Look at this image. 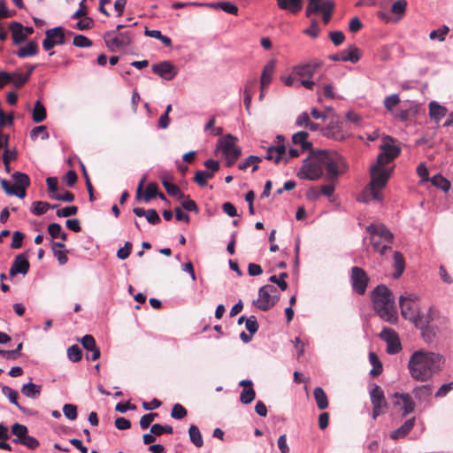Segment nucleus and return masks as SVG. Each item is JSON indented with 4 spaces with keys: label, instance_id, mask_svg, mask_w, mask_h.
Segmentation results:
<instances>
[{
    "label": "nucleus",
    "instance_id": "f257e3e1",
    "mask_svg": "<svg viewBox=\"0 0 453 453\" xmlns=\"http://www.w3.org/2000/svg\"><path fill=\"white\" fill-rule=\"evenodd\" d=\"M444 362V357L438 352L416 350L410 357L408 369L414 380L425 382L442 369Z\"/></svg>",
    "mask_w": 453,
    "mask_h": 453
},
{
    "label": "nucleus",
    "instance_id": "f03ea898",
    "mask_svg": "<svg viewBox=\"0 0 453 453\" xmlns=\"http://www.w3.org/2000/svg\"><path fill=\"white\" fill-rule=\"evenodd\" d=\"M373 308L377 314L389 323L397 319L395 300L392 292L385 285H379L372 292Z\"/></svg>",
    "mask_w": 453,
    "mask_h": 453
},
{
    "label": "nucleus",
    "instance_id": "7ed1b4c3",
    "mask_svg": "<svg viewBox=\"0 0 453 453\" xmlns=\"http://www.w3.org/2000/svg\"><path fill=\"white\" fill-rule=\"evenodd\" d=\"M311 153L322 164L326 169V180L327 181L337 180L339 175L347 170V164L342 155L334 150H311Z\"/></svg>",
    "mask_w": 453,
    "mask_h": 453
},
{
    "label": "nucleus",
    "instance_id": "20e7f679",
    "mask_svg": "<svg viewBox=\"0 0 453 453\" xmlns=\"http://www.w3.org/2000/svg\"><path fill=\"white\" fill-rule=\"evenodd\" d=\"M370 234V242L374 251L384 256L388 250H391V244L394 241V234L383 224H371L366 227Z\"/></svg>",
    "mask_w": 453,
    "mask_h": 453
},
{
    "label": "nucleus",
    "instance_id": "39448f33",
    "mask_svg": "<svg viewBox=\"0 0 453 453\" xmlns=\"http://www.w3.org/2000/svg\"><path fill=\"white\" fill-rule=\"evenodd\" d=\"M394 167H381L372 165L370 168V183L368 186L372 198L381 202L383 200L382 190L392 175Z\"/></svg>",
    "mask_w": 453,
    "mask_h": 453
},
{
    "label": "nucleus",
    "instance_id": "423d86ee",
    "mask_svg": "<svg viewBox=\"0 0 453 453\" xmlns=\"http://www.w3.org/2000/svg\"><path fill=\"white\" fill-rule=\"evenodd\" d=\"M380 149L381 152L378 155L374 165L381 167H388L387 165L398 157L401 153V148L395 145V140L388 135L383 137Z\"/></svg>",
    "mask_w": 453,
    "mask_h": 453
},
{
    "label": "nucleus",
    "instance_id": "0eeeda50",
    "mask_svg": "<svg viewBox=\"0 0 453 453\" xmlns=\"http://www.w3.org/2000/svg\"><path fill=\"white\" fill-rule=\"evenodd\" d=\"M104 41L109 50L114 52L119 48L130 45L133 42V35L128 31L111 30L104 33Z\"/></svg>",
    "mask_w": 453,
    "mask_h": 453
},
{
    "label": "nucleus",
    "instance_id": "6e6552de",
    "mask_svg": "<svg viewBox=\"0 0 453 453\" xmlns=\"http://www.w3.org/2000/svg\"><path fill=\"white\" fill-rule=\"evenodd\" d=\"M280 298V293L273 285H265L258 291V298L254 303L263 311L270 310Z\"/></svg>",
    "mask_w": 453,
    "mask_h": 453
},
{
    "label": "nucleus",
    "instance_id": "1a4fd4ad",
    "mask_svg": "<svg viewBox=\"0 0 453 453\" xmlns=\"http://www.w3.org/2000/svg\"><path fill=\"white\" fill-rule=\"evenodd\" d=\"M311 158L305 159L297 176L300 179L316 180L323 174V167L320 161H319L311 153Z\"/></svg>",
    "mask_w": 453,
    "mask_h": 453
},
{
    "label": "nucleus",
    "instance_id": "9d476101",
    "mask_svg": "<svg viewBox=\"0 0 453 453\" xmlns=\"http://www.w3.org/2000/svg\"><path fill=\"white\" fill-rule=\"evenodd\" d=\"M334 7V2L332 0H325L320 3L311 0L307 4L305 14L310 17L313 13L321 12L323 22L326 25L331 20Z\"/></svg>",
    "mask_w": 453,
    "mask_h": 453
},
{
    "label": "nucleus",
    "instance_id": "9b49d317",
    "mask_svg": "<svg viewBox=\"0 0 453 453\" xmlns=\"http://www.w3.org/2000/svg\"><path fill=\"white\" fill-rule=\"evenodd\" d=\"M417 301L418 296L413 294L401 296L399 298L402 316L413 323L419 314V307Z\"/></svg>",
    "mask_w": 453,
    "mask_h": 453
},
{
    "label": "nucleus",
    "instance_id": "f8f14e48",
    "mask_svg": "<svg viewBox=\"0 0 453 453\" xmlns=\"http://www.w3.org/2000/svg\"><path fill=\"white\" fill-rule=\"evenodd\" d=\"M370 398L372 404V418L376 419L388 407L383 389L379 385H374L370 391Z\"/></svg>",
    "mask_w": 453,
    "mask_h": 453
},
{
    "label": "nucleus",
    "instance_id": "ddd939ff",
    "mask_svg": "<svg viewBox=\"0 0 453 453\" xmlns=\"http://www.w3.org/2000/svg\"><path fill=\"white\" fill-rule=\"evenodd\" d=\"M369 277L365 271L358 266L351 268L350 281L353 290L358 295H364L366 291Z\"/></svg>",
    "mask_w": 453,
    "mask_h": 453
},
{
    "label": "nucleus",
    "instance_id": "4468645a",
    "mask_svg": "<svg viewBox=\"0 0 453 453\" xmlns=\"http://www.w3.org/2000/svg\"><path fill=\"white\" fill-rule=\"evenodd\" d=\"M65 43V29L62 27L50 28L45 32V38L42 42V47L45 50H50L56 45H63Z\"/></svg>",
    "mask_w": 453,
    "mask_h": 453
},
{
    "label": "nucleus",
    "instance_id": "2eb2a0df",
    "mask_svg": "<svg viewBox=\"0 0 453 453\" xmlns=\"http://www.w3.org/2000/svg\"><path fill=\"white\" fill-rule=\"evenodd\" d=\"M380 337L387 342V351L388 354H396L402 349L401 342L397 334L390 328H384Z\"/></svg>",
    "mask_w": 453,
    "mask_h": 453
},
{
    "label": "nucleus",
    "instance_id": "dca6fc26",
    "mask_svg": "<svg viewBox=\"0 0 453 453\" xmlns=\"http://www.w3.org/2000/svg\"><path fill=\"white\" fill-rule=\"evenodd\" d=\"M323 61L313 59L306 64L298 65L294 67L293 74L300 78H311L318 69L321 68Z\"/></svg>",
    "mask_w": 453,
    "mask_h": 453
},
{
    "label": "nucleus",
    "instance_id": "f3484780",
    "mask_svg": "<svg viewBox=\"0 0 453 453\" xmlns=\"http://www.w3.org/2000/svg\"><path fill=\"white\" fill-rule=\"evenodd\" d=\"M392 397L395 399L393 404L395 406H401L403 417H405L414 411L415 403L410 394L396 392L392 395Z\"/></svg>",
    "mask_w": 453,
    "mask_h": 453
},
{
    "label": "nucleus",
    "instance_id": "a211bd4d",
    "mask_svg": "<svg viewBox=\"0 0 453 453\" xmlns=\"http://www.w3.org/2000/svg\"><path fill=\"white\" fill-rule=\"evenodd\" d=\"M152 71L161 78L170 81L177 74L175 66L169 61H163L152 65Z\"/></svg>",
    "mask_w": 453,
    "mask_h": 453
},
{
    "label": "nucleus",
    "instance_id": "6ab92c4d",
    "mask_svg": "<svg viewBox=\"0 0 453 453\" xmlns=\"http://www.w3.org/2000/svg\"><path fill=\"white\" fill-rule=\"evenodd\" d=\"M321 132L324 136L336 141H342L345 138L337 119L333 118L328 125L321 129Z\"/></svg>",
    "mask_w": 453,
    "mask_h": 453
},
{
    "label": "nucleus",
    "instance_id": "aec40b11",
    "mask_svg": "<svg viewBox=\"0 0 453 453\" xmlns=\"http://www.w3.org/2000/svg\"><path fill=\"white\" fill-rule=\"evenodd\" d=\"M30 265L24 254L18 255L12 265L10 269V275L15 276L19 273L27 274L29 270Z\"/></svg>",
    "mask_w": 453,
    "mask_h": 453
},
{
    "label": "nucleus",
    "instance_id": "412c9836",
    "mask_svg": "<svg viewBox=\"0 0 453 453\" xmlns=\"http://www.w3.org/2000/svg\"><path fill=\"white\" fill-rule=\"evenodd\" d=\"M12 178L15 181V186L18 188V197L24 198L26 196V188L30 185V179L27 174L16 172L12 174Z\"/></svg>",
    "mask_w": 453,
    "mask_h": 453
},
{
    "label": "nucleus",
    "instance_id": "4be33fe9",
    "mask_svg": "<svg viewBox=\"0 0 453 453\" xmlns=\"http://www.w3.org/2000/svg\"><path fill=\"white\" fill-rule=\"evenodd\" d=\"M133 212L137 217H146L147 221L151 225H157L160 223L161 219L158 216L157 211L155 209H149L145 211L143 208L135 207L133 209Z\"/></svg>",
    "mask_w": 453,
    "mask_h": 453
},
{
    "label": "nucleus",
    "instance_id": "5701e85b",
    "mask_svg": "<svg viewBox=\"0 0 453 453\" xmlns=\"http://www.w3.org/2000/svg\"><path fill=\"white\" fill-rule=\"evenodd\" d=\"M428 107L429 116L436 123L440 122V120L444 118L448 112L445 106L439 104L435 101L430 102Z\"/></svg>",
    "mask_w": 453,
    "mask_h": 453
},
{
    "label": "nucleus",
    "instance_id": "b1692460",
    "mask_svg": "<svg viewBox=\"0 0 453 453\" xmlns=\"http://www.w3.org/2000/svg\"><path fill=\"white\" fill-rule=\"evenodd\" d=\"M415 425V417L407 419L399 428L394 430L390 434V438L397 440L407 435Z\"/></svg>",
    "mask_w": 453,
    "mask_h": 453
},
{
    "label": "nucleus",
    "instance_id": "393cba45",
    "mask_svg": "<svg viewBox=\"0 0 453 453\" xmlns=\"http://www.w3.org/2000/svg\"><path fill=\"white\" fill-rule=\"evenodd\" d=\"M65 245L63 242H51V250L53 251L54 257H57L59 265H65L68 261V257L66 256L67 250H65Z\"/></svg>",
    "mask_w": 453,
    "mask_h": 453
},
{
    "label": "nucleus",
    "instance_id": "a878e982",
    "mask_svg": "<svg viewBox=\"0 0 453 453\" xmlns=\"http://www.w3.org/2000/svg\"><path fill=\"white\" fill-rule=\"evenodd\" d=\"M274 68H275V64L273 61H270L264 67L262 74H261V79H260V85H261L262 90H265L271 83L273 74L274 73Z\"/></svg>",
    "mask_w": 453,
    "mask_h": 453
},
{
    "label": "nucleus",
    "instance_id": "bb28decb",
    "mask_svg": "<svg viewBox=\"0 0 453 453\" xmlns=\"http://www.w3.org/2000/svg\"><path fill=\"white\" fill-rule=\"evenodd\" d=\"M342 61L357 63L360 59V50L355 45H349L348 49L342 51Z\"/></svg>",
    "mask_w": 453,
    "mask_h": 453
},
{
    "label": "nucleus",
    "instance_id": "cd10ccee",
    "mask_svg": "<svg viewBox=\"0 0 453 453\" xmlns=\"http://www.w3.org/2000/svg\"><path fill=\"white\" fill-rule=\"evenodd\" d=\"M10 30L12 34V40L15 44H19L26 41L27 35L23 32L24 27L19 22H12L10 24Z\"/></svg>",
    "mask_w": 453,
    "mask_h": 453
},
{
    "label": "nucleus",
    "instance_id": "c85d7f7f",
    "mask_svg": "<svg viewBox=\"0 0 453 453\" xmlns=\"http://www.w3.org/2000/svg\"><path fill=\"white\" fill-rule=\"evenodd\" d=\"M277 4L281 10H288L296 14L302 9V0H277Z\"/></svg>",
    "mask_w": 453,
    "mask_h": 453
},
{
    "label": "nucleus",
    "instance_id": "c756f323",
    "mask_svg": "<svg viewBox=\"0 0 453 453\" xmlns=\"http://www.w3.org/2000/svg\"><path fill=\"white\" fill-rule=\"evenodd\" d=\"M161 181L166 192L170 196H176L178 199L186 198L185 194L180 190V188L177 185L171 183L165 177H163Z\"/></svg>",
    "mask_w": 453,
    "mask_h": 453
},
{
    "label": "nucleus",
    "instance_id": "7c9ffc66",
    "mask_svg": "<svg viewBox=\"0 0 453 453\" xmlns=\"http://www.w3.org/2000/svg\"><path fill=\"white\" fill-rule=\"evenodd\" d=\"M58 206V204H50L47 202L35 201L32 203L31 212L34 215L41 216L46 213L49 209H56Z\"/></svg>",
    "mask_w": 453,
    "mask_h": 453
},
{
    "label": "nucleus",
    "instance_id": "2f4dec72",
    "mask_svg": "<svg viewBox=\"0 0 453 453\" xmlns=\"http://www.w3.org/2000/svg\"><path fill=\"white\" fill-rule=\"evenodd\" d=\"M42 390L41 385H36L32 382H28L27 384H24L21 388V393L26 395L28 398H37Z\"/></svg>",
    "mask_w": 453,
    "mask_h": 453
},
{
    "label": "nucleus",
    "instance_id": "473e14b6",
    "mask_svg": "<svg viewBox=\"0 0 453 453\" xmlns=\"http://www.w3.org/2000/svg\"><path fill=\"white\" fill-rule=\"evenodd\" d=\"M314 398L317 403V406L319 410H325L328 407V398L324 391V389L320 387H317L313 391Z\"/></svg>",
    "mask_w": 453,
    "mask_h": 453
},
{
    "label": "nucleus",
    "instance_id": "72a5a7b5",
    "mask_svg": "<svg viewBox=\"0 0 453 453\" xmlns=\"http://www.w3.org/2000/svg\"><path fill=\"white\" fill-rule=\"evenodd\" d=\"M394 266L395 271L393 276L395 279H398L403 274L405 268L404 257L399 251L394 252Z\"/></svg>",
    "mask_w": 453,
    "mask_h": 453
},
{
    "label": "nucleus",
    "instance_id": "f704fd0d",
    "mask_svg": "<svg viewBox=\"0 0 453 453\" xmlns=\"http://www.w3.org/2000/svg\"><path fill=\"white\" fill-rule=\"evenodd\" d=\"M47 117L44 105L41 101H36L32 111V119L35 123L42 122Z\"/></svg>",
    "mask_w": 453,
    "mask_h": 453
},
{
    "label": "nucleus",
    "instance_id": "c9c22d12",
    "mask_svg": "<svg viewBox=\"0 0 453 453\" xmlns=\"http://www.w3.org/2000/svg\"><path fill=\"white\" fill-rule=\"evenodd\" d=\"M38 53V45L35 42H29L25 47L19 49L17 51V56L19 58H27L31 56H35Z\"/></svg>",
    "mask_w": 453,
    "mask_h": 453
},
{
    "label": "nucleus",
    "instance_id": "e433bc0d",
    "mask_svg": "<svg viewBox=\"0 0 453 453\" xmlns=\"http://www.w3.org/2000/svg\"><path fill=\"white\" fill-rule=\"evenodd\" d=\"M308 135V133L304 131L297 132L293 135L292 142L295 144H301L303 151L311 150V142L307 141Z\"/></svg>",
    "mask_w": 453,
    "mask_h": 453
},
{
    "label": "nucleus",
    "instance_id": "4c0bfd02",
    "mask_svg": "<svg viewBox=\"0 0 453 453\" xmlns=\"http://www.w3.org/2000/svg\"><path fill=\"white\" fill-rule=\"evenodd\" d=\"M431 183L439 189L448 192L451 187L450 181L444 178L441 174H436L430 180Z\"/></svg>",
    "mask_w": 453,
    "mask_h": 453
},
{
    "label": "nucleus",
    "instance_id": "58836bf2",
    "mask_svg": "<svg viewBox=\"0 0 453 453\" xmlns=\"http://www.w3.org/2000/svg\"><path fill=\"white\" fill-rule=\"evenodd\" d=\"M226 160V166H232L242 155V150L239 146H235L227 151L223 152Z\"/></svg>",
    "mask_w": 453,
    "mask_h": 453
},
{
    "label": "nucleus",
    "instance_id": "ea45409f",
    "mask_svg": "<svg viewBox=\"0 0 453 453\" xmlns=\"http://www.w3.org/2000/svg\"><path fill=\"white\" fill-rule=\"evenodd\" d=\"M419 329L421 330L424 341L428 343L433 342L439 332L438 327L432 325L425 326L423 328Z\"/></svg>",
    "mask_w": 453,
    "mask_h": 453
},
{
    "label": "nucleus",
    "instance_id": "a19ab883",
    "mask_svg": "<svg viewBox=\"0 0 453 453\" xmlns=\"http://www.w3.org/2000/svg\"><path fill=\"white\" fill-rule=\"evenodd\" d=\"M369 360L370 363L372 365V369L370 372V374L372 377H376L380 375L382 372L383 367L380 360L379 359L378 356L374 352L369 353Z\"/></svg>",
    "mask_w": 453,
    "mask_h": 453
},
{
    "label": "nucleus",
    "instance_id": "79ce46f5",
    "mask_svg": "<svg viewBox=\"0 0 453 453\" xmlns=\"http://www.w3.org/2000/svg\"><path fill=\"white\" fill-rule=\"evenodd\" d=\"M188 435H189V439H190L191 442L195 446H196L198 448L203 446V438H202V434L200 433L199 428L196 426L191 425L189 426Z\"/></svg>",
    "mask_w": 453,
    "mask_h": 453
},
{
    "label": "nucleus",
    "instance_id": "37998d69",
    "mask_svg": "<svg viewBox=\"0 0 453 453\" xmlns=\"http://www.w3.org/2000/svg\"><path fill=\"white\" fill-rule=\"evenodd\" d=\"M12 433L16 436L13 441L15 443H20L27 434V428L24 425L15 423L12 426Z\"/></svg>",
    "mask_w": 453,
    "mask_h": 453
},
{
    "label": "nucleus",
    "instance_id": "c03bdc74",
    "mask_svg": "<svg viewBox=\"0 0 453 453\" xmlns=\"http://www.w3.org/2000/svg\"><path fill=\"white\" fill-rule=\"evenodd\" d=\"M262 161V157L257 156H249L242 163L239 164L238 167L240 170H246L250 165H253L252 172H256L258 169L257 164Z\"/></svg>",
    "mask_w": 453,
    "mask_h": 453
},
{
    "label": "nucleus",
    "instance_id": "a18cd8bd",
    "mask_svg": "<svg viewBox=\"0 0 453 453\" xmlns=\"http://www.w3.org/2000/svg\"><path fill=\"white\" fill-rule=\"evenodd\" d=\"M255 86H256L255 80L248 81L245 84L243 103H244L246 110H248V111L250 110V103H251V99H252V89L255 88Z\"/></svg>",
    "mask_w": 453,
    "mask_h": 453
},
{
    "label": "nucleus",
    "instance_id": "49530a36",
    "mask_svg": "<svg viewBox=\"0 0 453 453\" xmlns=\"http://www.w3.org/2000/svg\"><path fill=\"white\" fill-rule=\"evenodd\" d=\"M158 187H157V184L156 182H150L146 188H145V192L142 196V198L143 200L148 203L150 202V200L154 199L157 197V194H158Z\"/></svg>",
    "mask_w": 453,
    "mask_h": 453
},
{
    "label": "nucleus",
    "instance_id": "de8ad7c7",
    "mask_svg": "<svg viewBox=\"0 0 453 453\" xmlns=\"http://www.w3.org/2000/svg\"><path fill=\"white\" fill-rule=\"evenodd\" d=\"M213 178V173L207 171H197L194 176V181L200 187L207 185V180Z\"/></svg>",
    "mask_w": 453,
    "mask_h": 453
},
{
    "label": "nucleus",
    "instance_id": "09e8293b",
    "mask_svg": "<svg viewBox=\"0 0 453 453\" xmlns=\"http://www.w3.org/2000/svg\"><path fill=\"white\" fill-rule=\"evenodd\" d=\"M38 137H41L42 140H47L50 137V134L47 131V127L45 126H38L31 130V140L35 141Z\"/></svg>",
    "mask_w": 453,
    "mask_h": 453
},
{
    "label": "nucleus",
    "instance_id": "8fccbe9b",
    "mask_svg": "<svg viewBox=\"0 0 453 453\" xmlns=\"http://www.w3.org/2000/svg\"><path fill=\"white\" fill-rule=\"evenodd\" d=\"M433 387L431 385H422L419 387H416L413 389V394L416 398L421 400L432 395Z\"/></svg>",
    "mask_w": 453,
    "mask_h": 453
},
{
    "label": "nucleus",
    "instance_id": "3c124183",
    "mask_svg": "<svg viewBox=\"0 0 453 453\" xmlns=\"http://www.w3.org/2000/svg\"><path fill=\"white\" fill-rule=\"evenodd\" d=\"M2 391L3 394L9 398L12 403L15 404L20 411H25V409L21 407L17 401L18 392L16 390L12 389L8 386H4Z\"/></svg>",
    "mask_w": 453,
    "mask_h": 453
},
{
    "label": "nucleus",
    "instance_id": "603ef678",
    "mask_svg": "<svg viewBox=\"0 0 453 453\" xmlns=\"http://www.w3.org/2000/svg\"><path fill=\"white\" fill-rule=\"evenodd\" d=\"M433 310L429 309L426 315L418 314L417 319L414 321L415 326L418 328H423L425 326H429L430 322L433 320Z\"/></svg>",
    "mask_w": 453,
    "mask_h": 453
},
{
    "label": "nucleus",
    "instance_id": "864d4df0",
    "mask_svg": "<svg viewBox=\"0 0 453 453\" xmlns=\"http://www.w3.org/2000/svg\"><path fill=\"white\" fill-rule=\"evenodd\" d=\"M188 414L187 409L180 403H174L171 411V417L174 419H182Z\"/></svg>",
    "mask_w": 453,
    "mask_h": 453
},
{
    "label": "nucleus",
    "instance_id": "5fc2aeb1",
    "mask_svg": "<svg viewBox=\"0 0 453 453\" xmlns=\"http://www.w3.org/2000/svg\"><path fill=\"white\" fill-rule=\"evenodd\" d=\"M236 142H237V138L234 137V135L232 134H226L225 135L221 140H220V143H221V148H222V151L225 152V151H227L229 150L230 149L237 146L236 145Z\"/></svg>",
    "mask_w": 453,
    "mask_h": 453
},
{
    "label": "nucleus",
    "instance_id": "6e6d98bb",
    "mask_svg": "<svg viewBox=\"0 0 453 453\" xmlns=\"http://www.w3.org/2000/svg\"><path fill=\"white\" fill-rule=\"evenodd\" d=\"M401 100L397 94H393L388 96H387L384 99L383 104L384 107L388 111H392L396 105L400 104Z\"/></svg>",
    "mask_w": 453,
    "mask_h": 453
},
{
    "label": "nucleus",
    "instance_id": "4d7b16f0",
    "mask_svg": "<svg viewBox=\"0 0 453 453\" xmlns=\"http://www.w3.org/2000/svg\"><path fill=\"white\" fill-rule=\"evenodd\" d=\"M256 396V392L253 388H243L240 395V401L244 404L250 403Z\"/></svg>",
    "mask_w": 453,
    "mask_h": 453
},
{
    "label": "nucleus",
    "instance_id": "13d9d810",
    "mask_svg": "<svg viewBox=\"0 0 453 453\" xmlns=\"http://www.w3.org/2000/svg\"><path fill=\"white\" fill-rule=\"evenodd\" d=\"M68 358L73 362H78L82 357V351L78 345H72L67 349Z\"/></svg>",
    "mask_w": 453,
    "mask_h": 453
},
{
    "label": "nucleus",
    "instance_id": "bf43d9fd",
    "mask_svg": "<svg viewBox=\"0 0 453 453\" xmlns=\"http://www.w3.org/2000/svg\"><path fill=\"white\" fill-rule=\"evenodd\" d=\"M449 28L448 26H442L439 29L433 30L430 35L429 38L431 40L438 39L440 42H443L445 40L446 35L449 33Z\"/></svg>",
    "mask_w": 453,
    "mask_h": 453
},
{
    "label": "nucleus",
    "instance_id": "052dcab7",
    "mask_svg": "<svg viewBox=\"0 0 453 453\" xmlns=\"http://www.w3.org/2000/svg\"><path fill=\"white\" fill-rule=\"evenodd\" d=\"M12 82L17 88H21L29 80L28 75L20 73H10Z\"/></svg>",
    "mask_w": 453,
    "mask_h": 453
},
{
    "label": "nucleus",
    "instance_id": "680f3d73",
    "mask_svg": "<svg viewBox=\"0 0 453 453\" xmlns=\"http://www.w3.org/2000/svg\"><path fill=\"white\" fill-rule=\"evenodd\" d=\"M274 151L276 152V160L275 164H279L280 160H284L287 164L288 162V158L286 154V146L283 143H279L277 145H273Z\"/></svg>",
    "mask_w": 453,
    "mask_h": 453
},
{
    "label": "nucleus",
    "instance_id": "e2e57ef3",
    "mask_svg": "<svg viewBox=\"0 0 453 453\" xmlns=\"http://www.w3.org/2000/svg\"><path fill=\"white\" fill-rule=\"evenodd\" d=\"M78 212V207L75 205L66 206L62 209H58L56 211V214L59 218H66L70 216L76 215Z\"/></svg>",
    "mask_w": 453,
    "mask_h": 453
},
{
    "label": "nucleus",
    "instance_id": "0e129e2a",
    "mask_svg": "<svg viewBox=\"0 0 453 453\" xmlns=\"http://www.w3.org/2000/svg\"><path fill=\"white\" fill-rule=\"evenodd\" d=\"M73 43L78 48H88L92 45L91 40L82 35H75Z\"/></svg>",
    "mask_w": 453,
    "mask_h": 453
},
{
    "label": "nucleus",
    "instance_id": "69168bd1",
    "mask_svg": "<svg viewBox=\"0 0 453 453\" xmlns=\"http://www.w3.org/2000/svg\"><path fill=\"white\" fill-rule=\"evenodd\" d=\"M64 415L70 420H75L77 418V407L71 403H65L63 406Z\"/></svg>",
    "mask_w": 453,
    "mask_h": 453
},
{
    "label": "nucleus",
    "instance_id": "338daca9",
    "mask_svg": "<svg viewBox=\"0 0 453 453\" xmlns=\"http://www.w3.org/2000/svg\"><path fill=\"white\" fill-rule=\"evenodd\" d=\"M133 244L130 242H126L124 247L120 248L117 251L118 258L121 260L127 259L132 250Z\"/></svg>",
    "mask_w": 453,
    "mask_h": 453
},
{
    "label": "nucleus",
    "instance_id": "774afa93",
    "mask_svg": "<svg viewBox=\"0 0 453 453\" xmlns=\"http://www.w3.org/2000/svg\"><path fill=\"white\" fill-rule=\"evenodd\" d=\"M50 198L61 202H73L75 196L72 192L65 190L63 194H52Z\"/></svg>",
    "mask_w": 453,
    "mask_h": 453
}]
</instances>
